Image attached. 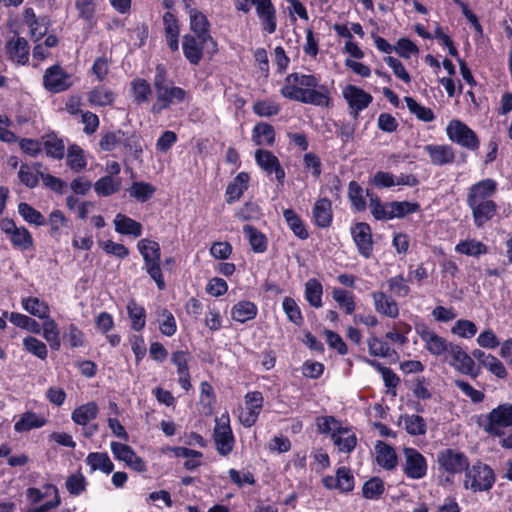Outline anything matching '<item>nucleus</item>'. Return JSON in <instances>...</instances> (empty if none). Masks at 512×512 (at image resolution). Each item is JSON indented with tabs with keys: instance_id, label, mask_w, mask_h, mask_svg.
Here are the masks:
<instances>
[{
	"instance_id": "aec40b11",
	"label": "nucleus",
	"mask_w": 512,
	"mask_h": 512,
	"mask_svg": "<svg viewBox=\"0 0 512 512\" xmlns=\"http://www.w3.org/2000/svg\"><path fill=\"white\" fill-rule=\"evenodd\" d=\"M262 31L273 34L277 29V11L272 0H258L255 8Z\"/></svg>"
},
{
	"instance_id": "9b49d317",
	"label": "nucleus",
	"mask_w": 512,
	"mask_h": 512,
	"mask_svg": "<svg viewBox=\"0 0 512 512\" xmlns=\"http://www.w3.org/2000/svg\"><path fill=\"white\" fill-rule=\"evenodd\" d=\"M405 463L403 464L404 475L413 480H419L427 475L428 464L426 458L413 447L403 449Z\"/></svg>"
},
{
	"instance_id": "4d7b16f0",
	"label": "nucleus",
	"mask_w": 512,
	"mask_h": 512,
	"mask_svg": "<svg viewBox=\"0 0 512 512\" xmlns=\"http://www.w3.org/2000/svg\"><path fill=\"white\" fill-rule=\"evenodd\" d=\"M120 180H114L112 176L105 175L94 183V190L98 196L108 197L120 190Z\"/></svg>"
},
{
	"instance_id": "c9c22d12",
	"label": "nucleus",
	"mask_w": 512,
	"mask_h": 512,
	"mask_svg": "<svg viewBox=\"0 0 512 512\" xmlns=\"http://www.w3.org/2000/svg\"><path fill=\"white\" fill-rule=\"evenodd\" d=\"M21 304L26 312L41 320L48 318L50 315V307L48 303L44 300H40L38 297L29 296L23 298Z\"/></svg>"
},
{
	"instance_id": "3c124183",
	"label": "nucleus",
	"mask_w": 512,
	"mask_h": 512,
	"mask_svg": "<svg viewBox=\"0 0 512 512\" xmlns=\"http://www.w3.org/2000/svg\"><path fill=\"white\" fill-rule=\"evenodd\" d=\"M364 360L381 374L384 384L388 389H395L399 385L400 378L391 368L383 366L375 359L365 358Z\"/></svg>"
},
{
	"instance_id": "cd10ccee",
	"label": "nucleus",
	"mask_w": 512,
	"mask_h": 512,
	"mask_svg": "<svg viewBox=\"0 0 512 512\" xmlns=\"http://www.w3.org/2000/svg\"><path fill=\"white\" fill-rule=\"evenodd\" d=\"M433 165L444 166L455 161V151L450 145L428 144L424 147Z\"/></svg>"
},
{
	"instance_id": "412c9836",
	"label": "nucleus",
	"mask_w": 512,
	"mask_h": 512,
	"mask_svg": "<svg viewBox=\"0 0 512 512\" xmlns=\"http://www.w3.org/2000/svg\"><path fill=\"white\" fill-rule=\"evenodd\" d=\"M374 309L382 316L396 319L399 316V306L397 301L390 295L382 291L371 293Z\"/></svg>"
},
{
	"instance_id": "13d9d810",
	"label": "nucleus",
	"mask_w": 512,
	"mask_h": 512,
	"mask_svg": "<svg viewBox=\"0 0 512 512\" xmlns=\"http://www.w3.org/2000/svg\"><path fill=\"white\" fill-rule=\"evenodd\" d=\"M332 297L334 301L344 309L347 315H351L355 311V296L351 291L342 288H334L332 291Z\"/></svg>"
},
{
	"instance_id": "49530a36",
	"label": "nucleus",
	"mask_w": 512,
	"mask_h": 512,
	"mask_svg": "<svg viewBox=\"0 0 512 512\" xmlns=\"http://www.w3.org/2000/svg\"><path fill=\"white\" fill-rule=\"evenodd\" d=\"M405 431L411 436H422L427 432L425 419L418 414H406L401 417Z\"/></svg>"
},
{
	"instance_id": "c03bdc74",
	"label": "nucleus",
	"mask_w": 512,
	"mask_h": 512,
	"mask_svg": "<svg viewBox=\"0 0 512 512\" xmlns=\"http://www.w3.org/2000/svg\"><path fill=\"white\" fill-rule=\"evenodd\" d=\"M305 300L310 306L320 308L323 305V286L316 278H311L305 283Z\"/></svg>"
},
{
	"instance_id": "8fccbe9b",
	"label": "nucleus",
	"mask_w": 512,
	"mask_h": 512,
	"mask_svg": "<svg viewBox=\"0 0 512 512\" xmlns=\"http://www.w3.org/2000/svg\"><path fill=\"white\" fill-rule=\"evenodd\" d=\"M9 239L14 248L20 249L22 251L29 250L33 247L34 244L31 233L24 226L17 227V229H15L11 235H9Z\"/></svg>"
},
{
	"instance_id": "f8f14e48",
	"label": "nucleus",
	"mask_w": 512,
	"mask_h": 512,
	"mask_svg": "<svg viewBox=\"0 0 512 512\" xmlns=\"http://www.w3.org/2000/svg\"><path fill=\"white\" fill-rule=\"evenodd\" d=\"M188 14L190 18V30L194 33L192 36H197L199 39H202V41H210L211 50L207 52L213 56L218 52V44L210 33L211 24L208 18L198 9H190Z\"/></svg>"
},
{
	"instance_id": "79ce46f5",
	"label": "nucleus",
	"mask_w": 512,
	"mask_h": 512,
	"mask_svg": "<svg viewBox=\"0 0 512 512\" xmlns=\"http://www.w3.org/2000/svg\"><path fill=\"white\" fill-rule=\"evenodd\" d=\"M130 92L136 104L141 105L148 102L152 93L150 83L144 78H135L131 81Z\"/></svg>"
},
{
	"instance_id": "ddd939ff",
	"label": "nucleus",
	"mask_w": 512,
	"mask_h": 512,
	"mask_svg": "<svg viewBox=\"0 0 512 512\" xmlns=\"http://www.w3.org/2000/svg\"><path fill=\"white\" fill-rule=\"evenodd\" d=\"M448 354L451 358L450 365L459 373L472 379L480 375V367L476 366L474 359L460 345L453 344Z\"/></svg>"
},
{
	"instance_id": "72a5a7b5",
	"label": "nucleus",
	"mask_w": 512,
	"mask_h": 512,
	"mask_svg": "<svg viewBox=\"0 0 512 512\" xmlns=\"http://www.w3.org/2000/svg\"><path fill=\"white\" fill-rule=\"evenodd\" d=\"M283 217L287 226L297 238L301 240H306L309 238V232L306 228L305 223L294 209H284Z\"/></svg>"
},
{
	"instance_id": "f03ea898",
	"label": "nucleus",
	"mask_w": 512,
	"mask_h": 512,
	"mask_svg": "<svg viewBox=\"0 0 512 512\" xmlns=\"http://www.w3.org/2000/svg\"><path fill=\"white\" fill-rule=\"evenodd\" d=\"M153 87L156 99L150 108V112L154 115L161 114L164 110L170 109L173 105L181 104L188 98V92L182 87L174 85L167 68L161 63L155 67Z\"/></svg>"
},
{
	"instance_id": "864d4df0",
	"label": "nucleus",
	"mask_w": 512,
	"mask_h": 512,
	"mask_svg": "<svg viewBox=\"0 0 512 512\" xmlns=\"http://www.w3.org/2000/svg\"><path fill=\"white\" fill-rule=\"evenodd\" d=\"M43 148L50 158L61 160L65 155V145L62 139L54 133L48 134L44 140Z\"/></svg>"
},
{
	"instance_id": "a19ab883",
	"label": "nucleus",
	"mask_w": 512,
	"mask_h": 512,
	"mask_svg": "<svg viewBox=\"0 0 512 512\" xmlns=\"http://www.w3.org/2000/svg\"><path fill=\"white\" fill-rule=\"evenodd\" d=\"M488 250L489 248L486 244L476 239L461 240L455 246V251L457 253L472 257H479L481 255H485L488 253Z\"/></svg>"
},
{
	"instance_id": "603ef678",
	"label": "nucleus",
	"mask_w": 512,
	"mask_h": 512,
	"mask_svg": "<svg viewBox=\"0 0 512 512\" xmlns=\"http://www.w3.org/2000/svg\"><path fill=\"white\" fill-rule=\"evenodd\" d=\"M155 191L156 187L154 185L144 181L133 182L128 190L130 197L135 198L141 203H145L150 200Z\"/></svg>"
},
{
	"instance_id": "c756f323",
	"label": "nucleus",
	"mask_w": 512,
	"mask_h": 512,
	"mask_svg": "<svg viewBox=\"0 0 512 512\" xmlns=\"http://www.w3.org/2000/svg\"><path fill=\"white\" fill-rule=\"evenodd\" d=\"M115 231L121 235L138 238L143 234V226L131 217L118 213L114 218Z\"/></svg>"
},
{
	"instance_id": "bb28decb",
	"label": "nucleus",
	"mask_w": 512,
	"mask_h": 512,
	"mask_svg": "<svg viewBox=\"0 0 512 512\" xmlns=\"http://www.w3.org/2000/svg\"><path fill=\"white\" fill-rule=\"evenodd\" d=\"M250 175L247 172H239L231 182L228 183L225 191V201L232 204L238 201L248 189Z\"/></svg>"
},
{
	"instance_id": "f704fd0d",
	"label": "nucleus",
	"mask_w": 512,
	"mask_h": 512,
	"mask_svg": "<svg viewBox=\"0 0 512 512\" xmlns=\"http://www.w3.org/2000/svg\"><path fill=\"white\" fill-rule=\"evenodd\" d=\"M116 94L105 86H96L87 94L88 102L92 106L105 107L114 103Z\"/></svg>"
},
{
	"instance_id": "ea45409f",
	"label": "nucleus",
	"mask_w": 512,
	"mask_h": 512,
	"mask_svg": "<svg viewBox=\"0 0 512 512\" xmlns=\"http://www.w3.org/2000/svg\"><path fill=\"white\" fill-rule=\"evenodd\" d=\"M127 314L131 322V329L140 332L146 325V310L134 299H131L127 305Z\"/></svg>"
},
{
	"instance_id": "7c9ffc66",
	"label": "nucleus",
	"mask_w": 512,
	"mask_h": 512,
	"mask_svg": "<svg viewBox=\"0 0 512 512\" xmlns=\"http://www.w3.org/2000/svg\"><path fill=\"white\" fill-rule=\"evenodd\" d=\"M257 314V305L249 300H241L231 308V318L241 324L254 320Z\"/></svg>"
},
{
	"instance_id": "9d476101",
	"label": "nucleus",
	"mask_w": 512,
	"mask_h": 512,
	"mask_svg": "<svg viewBox=\"0 0 512 512\" xmlns=\"http://www.w3.org/2000/svg\"><path fill=\"white\" fill-rule=\"evenodd\" d=\"M498 183L492 178L482 179L472 184L467 190V206L477 205L478 203H487L494 201L493 197L497 193Z\"/></svg>"
},
{
	"instance_id": "b1692460",
	"label": "nucleus",
	"mask_w": 512,
	"mask_h": 512,
	"mask_svg": "<svg viewBox=\"0 0 512 512\" xmlns=\"http://www.w3.org/2000/svg\"><path fill=\"white\" fill-rule=\"evenodd\" d=\"M468 208L471 211L473 223L476 228H483L496 216L498 211V205L495 201L478 203Z\"/></svg>"
},
{
	"instance_id": "423d86ee",
	"label": "nucleus",
	"mask_w": 512,
	"mask_h": 512,
	"mask_svg": "<svg viewBox=\"0 0 512 512\" xmlns=\"http://www.w3.org/2000/svg\"><path fill=\"white\" fill-rule=\"evenodd\" d=\"M436 463L439 473L445 476V481L452 483L456 475L467 470L470 460L459 448L447 447L437 452Z\"/></svg>"
},
{
	"instance_id": "0eeeda50",
	"label": "nucleus",
	"mask_w": 512,
	"mask_h": 512,
	"mask_svg": "<svg viewBox=\"0 0 512 512\" xmlns=\"http://www.w3.org/2000/svg\"><path fill=\"white\" fill-rule=\"evenodd\" d=\"M446 133L450 141L466 148L469 151L476 152L480 147V140L475 131L467 124L458 119L451 120Z\"/></svg>"
},
{
	"instance_id": "f257e3e1",
	"label": "nucleus",
	"mask_w": 512,
	"mask_h": 512,
	"mask_svg": "<svg viewBox=\"0 0 512 512\" xmlns=\"http://www.w3.org/2000/svg\"><path fill=\"white\" fill-rule=\"evenodd\" d=\"M280 94L286 99L319 107L328 108L332 104L329 88L319 84V78L312 74H288Z\"/></svg>"
},
{
	"instance_id": "4c0bfd02",
	"label": "nucleus",
	"mask_w": 512,
	"mask_h": 512,
	"mask_svg": "<svg viewBox=\"0 0 512 512\" xmlns=\"http://www.w3.org/2000/svg\"><path fill=\"white\" fill-rule=\"evenodd\" d=\"M91 471L100 470L104 474H110L114 470V464L106 452H90L85 460Z\"/></svg>"
},
{
	"instance_id": "393cba45",
	"label": "nucleus",
	"mask_w": 512,
	"mask_h": 512,
	"mask_svg": "<svg viewBox=\"0 0 512 512\" xmlns=\"http://www.w3.org/2000/svg\"><path fill=\"white\" fill-rule=\"evenodd\" d=\"M251 140L256 146L272 147L276 141V131L268 122H257L252 128Z\"/></svg>"
},
{
	"instance_id": "dca6fc26",
	"label": "nucleus",
	"mask_w": 512,
	"mask_h": 512,
	"mask_svg": "<svg viewBox=\"0 0 512 512\" xmlns=\"http://www.w3.org/2000/svg\"><path fill=\"white\" fill-rule=\"evenodd\" d=\"M245 411L241 412L239 416L240 423L250 428L258 420V417L262 411L264 397L260 391H250L244 396Z\"/></svg>"
},
{
	"instance_id": "a18cd8bd",
	"label": "nucleus",
	"mask_w": 512,
	"mask_h": 512,
	"mask_svg": "<svg viewBox=\"0 0 512 512\" xmlns=\"http://www.w3.org/2000/svg\"><path fill=\"white\" fill-rule=\"evenodd\" d=\"M366 197L369 198L370 212L375 220H378V221L390 220V216H389L390 207H388V202L382 203L381 199L369 189L366 190Z\"/></svg>"
},
{
	"instance_id": "39448f33",
	"label": "nucleus",
	"mask_w": 512,
	"mask_h": 512,
	"mask_svg": "<svg viewBox=\"0 0 512 512\" xmlns=\"http://www.w3.org/2000/svg\"><path fill=\"white\" fill-rule=\"evenodd\" d=\"M496 482L493 468L480 459L468 464L464 472L463 487L474 493L490 491Z\"/></svg>"
},
{
	"instance_id": "1a4fd4ad",
	"label": "nucleus",
	"mask_w": 512,
	"mask_h": 512,
	"mask_svg": "<svg viewBox=\"0 0 512 512\" xmlns=\"http://www.w3.org/2000/svg\"><path fill=\"white\" fill-rule=\"evenodd\" d=\"M213 440L219 455L226 457L233 451L235 437L230 426L228 415H223L220 420H216V425L213 430Z\"/></svg>"
},
{
	"instance_id": "a878e982",
	"label": "nucleus",
	"mask_w": 512,
	"mask_h": 512,
	"mask_svg": "<svg viewBox=\"0 0 512 512\" xmlns=\"http://www.w3.org/2000/svg\"><path fill=\"white\" fill-rule=\"evenodd\" d=\"M343 96L349 107L356 110L366 109L373 101L371 94L354 85H348L343 90Z\"/></svg>"
},
{
	"instance_id": "a211bd4d",
	"label": "nucleus",
	"mask_w": 512,
	"mask_h": 512,
	"mask_svg": "<svg viewBox=\"0 0 512 512\" xmlns=\"http://www.w3.org/2000/svg\"><path fill=\"white\" fill-rule=\"evenodd\" d=\"M207 46L211 50L210 41H202L197 36L185 34L182 37V51L185 59L189 64L197 66L203 59L204 47Z\"/></svg>"
},
{
	"instance_id": "0e129e2a",
	"label": "nucleus",
	"mask_w": 512,
	"mask_h": 512,
	"mask_svg": "<svg viewBox=\"0 0 512 512\" xmlns=\"http://www.w3.org/2000/svg\"><path fill=\"white\" fill-rule=\"evenodd\" d=\"M404 100L410 113L414 114L420 121L432 122L435 119V114L431 108L419 104L410 96L404 97Z\"/></svg>"
},
{
	"instance_id": "6e6552de",
	"label": "nucleus",
	"mask_w": 512,
	"mask_h": 512,
	"mask_svg": "<svg viewBox=\"0 0 512 512\" xmlns=\"http://www.w3.org/2000/svg\"><path fill=\"white\" fill-rule=\"evenodd\" d=\"M414 329L421 340L424 342L425 349L434 356H440L449 353L454 343L447 341L439 336L423 321L417 322Z\"/></svg>"
},
{
	"instance_id": "338daca9",
	"label": "nucleus",
	"mask_w": 512,
	"mask_h": 512,
	"mask_svg": "<svg viewBox=\"0 0 512 512\" xmlns=\"http://www.w3.org/2000/svg\"><path fill=\"white\" fill-rule=\"evenodd\" d=\"M43 489L46 490V494L53 495V498L49 501L42 503L41 505L29 508L30 512H49L52 509L57 508L61 504V497L59 494V490L56 485L47 483L43 486Z\"/></svg>"
},
{
	"instance_id": "58836bf2",
	"label": "nucleus",
	"mask_w": 512,
	"mask_h": 512,
	"mask_svg": "<svg viewBox=\"0 0 512 512\" xmlns=\"http://www.w3.org/2000/svg\"><path fill=\"white\" fill-rule=\"evenodd\" d=\"M390 220L394 218H405L410 214L421 211V206L418 202L410 201H391L388 202Z\"/></svg>"
},
{
	"instance_id": "f3484780",
	"label": "nucleus",
	"mask_w": 512,
	"mask_h": 512,
	"mask_svg": "<svg viewBox=\"0 0 512 512\" xmlns=\"http://www.w3.org/2000/svg\"><path fill=\"white\" fill-rule=\"evenodd\" d=\"M351 235L358 253L363 258L369 259L374 248L371 226L366 222H358L351 228Z\"/></svg>"
},
{
	"instance_id": "473e14b6",
	"label": "nucleus",
	"mask_w": 512,
	"mask_h": 512,
	"mask_svg": "<svg viewBox=\"0 0 512 512\" xmlns=\"http://www.w3.org/2000/svg\"><path fill=\"white\" fill-rule=\"evenodd\" d=\"M99 408L96 402L91 401L75 408L71 414L73 422L80 426H87L90 421L98 416Z\"/></svg>"
},
{
	"instance_id": "4468645a",
	"label": "nucleus",
	"mask_w": 512,
	"mask_h": 512,
	"mask_svg": "<svg viewBox=\"0 0 512 512\" xmlns=\"http://www.w3.org/2000/svg\"><path fill=\"white\" fill-rule=\"evenodd\" d=\"M255 162L268 177L274 174L278 184H284L286 172L278 157L272 151L261 148L257 149L255 151Z\"/></svg>"
},
{
	"instance_id": "e2e57ef3",
	"label": "nucleus",
	"mask_w": 512,
	"mask_h": 512,
	"mask_svg": "<svg viewBox=\"0 0 512 512\" xmlns=\"http://www.w3.org/2000/svg\"><path fill=\"white\" fill-rule=\"evenodd\" d=\"M18 212L28 224L35 226H43L46 224V219L43 214L26 202L19 203Z\"/></svg>"
},
{
	"instance_id": "6e6d98bb",
	"label": "nucleus",
	"mask_w": 512,
	"mask_h": 512,
	"mask_svg": "<svg viewBox=\"0 0 512 512\" xmlns=\"http://www.w3.org/2000/svg\"><path fill=\"white\" fill-rule=\"evenodd\" d=\"M363 188L356 181H351L348 185V198L351 202L352 208L357 212L366 210L367 203L365 199Z\"/></svg>"
},
{
	"instance_id": "6ab92c4d",
	"label": "nucleus",
	"mask_w": 512,
	"mask_h": 512,
	"mask_svg": "<svg viewBox=\"0 0 512 512\" xmlns=\"http://www.w3.org/2000/svg\"><path fill=\"white\" fill-rule=\"evenodd\" d=\"M191 354L188 350H177L172 352L170 361L177 368L178 383L185 390L189 391L191 385V375L189 370V361Z\"/></svg>"
},
{
	"instance_id": "2eb2a0df",
	"label": "nucleus",
	"mask_w": 512,
	"mask_h": 512,
	"mask_svg": "<svg viewBox=\"0 0 512 512\" xmlns=\"http://www.w3.org/2000/svg\"><path fill=\"white\" fill-rule=\"evenodd\" d=\"M71 76L61 67L60 64H54L48 67L43 75L44 88L52 93H61L72 86Z\"/></svg>"
},
{
	"instance_id": "69168bd1",
	"label": "nucleus",
	"mask_w": 512,
	"mask_h": 512,
	"mask_svg": "<svg viewBox=\"0 0 512 512\" xmlns=\"http://www.w3.org/2000/svg\"><path fill=\"white\" fill-rule=\"evenodd\" d=\"M385 492L384 481L379 477H372L362 487V495L369 500H378Z\"/></svg>"
},
{
	"instance_id": "de8ad7c7",
	"label": "nucleus",
	"mask_w": 512,
	"mask_h": 512,
	"mask_svg": "<svg viewBox=\"0 0 512 512\" xmlns=\"http://www.w3.org/2000/svg\"><path fill=\"white\" fill-rule=\"evenodd\" d=\"M75 8L78 12V18L86 22L90 28L96 25L95 0H75Z\"/></svg>"
},
{
	"instance_id": "7ed1b4c3",
	"label": "nucleus",
	"mask_w": 512,
	"mask_h": 512,
	"mask_svg": "<svg viewBox=\"0 0 512 512\" xmlns=\"http://www.w3.org/2000/svg\"><path fill=\"white\" fill-rule=\"evenodd\" d=\"M137 249L143 259V269L155 282L159 290L166 288L164 275L161 268V248L160 244L148 238L138 241Z\"/></svg>"
},
{
	"instance_id": "e433bc0d",
	"label": "nucleus",
	"mask_w": 512,
	"mask_h": 512,
	"mask_svg": "<svg viewBox=\"0 0 512 512\" xmlns=\"http://www.w3.org/2000/svg\"><path fill=\"white\" fill-rule=\"evenodd\" d=\"M243 233L255 253H264L268 248V239L264 233L253 225L243 226Z\"/></svg>"
},
{
	"instance_id": "774afa93",
	"label": "nucleus",
	"mask_w": 512,
	"mask_h": 512,
	"mask_svg": "<svg viewBox=\"0 0 512 512\" xmlns=\"http://www.w3.org/2000/svg\"><path fill=\"white\" fill-rule=\"evenodd\" d=\"M121 145L133 155L134 159L137 160L142 156V139L137 133L125 132V136L121 139Z\"/></svg>"
},
{
	"instance_id": "c85d7f7f",
	"label": "nucleus",
	"mask_w": 512,
	"mask_h": 512,
	"mask_svg": "<svg viewBox=\"0 0 512 512\" xmlns=\"http://www.w3.org/2000/svg\"><path fill=\"white\" fill-rule=\"evenodd\" d=\"M376 462L385 470L391 471L398 464V457L395 449L384 441H377L375 444Z\"/></svg>"
},
{
	"instance_id": "37998d69",
	"label": "nucleus",
	"mask_w": 512,
	"mask_h": 512,
	"mask_svg": "<svg viewBox=\"0 0 512 512\" xmlns=\"http://www.w3.org/2000/svg\"><path fill=\"white\" fill-rule=\"evenodd\" d=\"M319 434L348 433L349 428L343 427L341 422L334 416H319L315 420Z\"/></svg>"
},
{
	"instance_id": "5fc2aeb1",
	"label": "nucleus",
	"mask_w": 512,
	"mask_h": 512,
	"mask_svg": "<svg viewBox=\"0 0 512 512\" xmlns=\"http://www.w3.org/2000/svg\"><path fill=\"white\" fill-rule=\"evenodd\" d=\"M156 315L162 318L159 320L160 332L167 337L173 336L177 332V323L172 312L167 308H158Z\"/></svg>"
},
{
	"instance_id": "052dcab7",
	"label": "nucleus",
	"mask_w": 512,
	"mask_h": 512,
	"mask_svg": "<svg viewBox=\"0 0 512 512\" xmlns=\"http://www.w3.org/2000/svg\"><path fill=\"white\" fill-rule=\"evenodd\" d=\"M252 110L259 117H273L279 114L281 106L272 99H263L255 101Z\"/></svg>"
},
{
	"instance_id": "4be33fe9",
	"label": "nucleus",
	"mask_w": 512,
	"mask_h": 512,
	"mask_svg": "<svg viewBox=\"0 0 512 512\" xmlns=\"http://www.w3.org/2000/svg\"><path fill=\"white\" fill-rule=\"evenodd\" d=\"M6 52L11 61L19 65H26L29 62L30 47L24 37L17 36L6 43Z\"/></svg>"
},
{
	"instance_id": "20e7f679",
	"label": "nucleus",
	"mask_w": 512,
	"mask_h": 512,
	"mask_svg": "<svg viewBox=\"0 0 512 512\" xmlns=\"http://www.w3.org/2000/svg\"><path fill=\"white\" fill-rule=\"evenodd\" d=\"M477 424L488 435L502 438L504 429L512 427V403H502L477 418Z\"/></svg>"
},
{
	"instance_id": "5701e85b",
	"label": "nucleus",
	"mask_w": 512,
	"mask_h": 512,
	"mask_svg": "<svg viewBox=\"0 0 512 512\" xmlns=\"http://www.w3.org/2000/svg\"><path fill=\"white\" fill-rule=\"evenodd\" d=\"M312 217L318 228L330 227L333 221L332 202L326 197L317 199L312 208Z\"/></svg>"
},
{
	"instance_id": "2f4dec72",
	"label": "nucleus",
	"mask_w": 512,
	"mask_h": 512,
	"mask_svg": "<svg viewBox=\"0 0 512 512\" xmlns=\"http://www.w3.org/2000/svg\"><path fill=\"white\" fill-rule=\"evenodd\" d=\"M47 419L33 411L24 412L14 424V430L18 433L28 432L45 426Z\"/></svg>"
},
{
	"instance_id": "09e8293b",
	"label": "nucleus",
	"mask_w": 512,
	"mask_h": 512,
	"mask_svg": "<svg viewBox=\"0 0 512 512\" xmlns=\"http://www.w3.org/2000/svg\"><path fill=\"white\" fill-rule=\"evenodd\" d=\"M367 345L369 354L373 357L386 358L391 357L392 355H397V352L392 349L386 341L375 335L368 337Z\"/></svg>"
},
{
	"instance_id": "bf43d9fd",
	"label": "nucleus",
	"mask_w": 512,
	"mask_h": 512,
	"mask_svg": "<svg viewBox=\"0 0 512 512\" xmlns=\"http://www.w3.org/2000/svg\"><path fill=\"white\" fill-rule=\"evenodd\" d=\"M67 166L74 172H80L87 166L83 149L76 145H70L67 154Z\"/></svg>"
},
{
	"instance_id": "680f3d73",
	"label": "nucleus",
	"mask_w": 512,
	"mask_h": 512,
	"mask_svg": "<svg viewBox=\"0 0 512 512\" xmlns=\"http://www.w3.org/2000/svg\"><path fill=\"white\" fill-rule=\"evenodd\" d=\"M9 321L13 325H15L21 329H24L28 332H31L34 334H40V332H41V325L35 319H33L25 314H21L18 312H12L9 316Z\"/></svg>"
}]
</instances>
